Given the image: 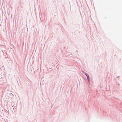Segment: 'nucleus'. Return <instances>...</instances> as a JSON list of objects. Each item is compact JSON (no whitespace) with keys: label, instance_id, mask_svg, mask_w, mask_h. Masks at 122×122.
<instances>
[{"label":"nucleus","instance_id":"nucleus-1","mask_svg":"<svg viewBox=\"0 0 122 122\" xmlns=\"http://www.w3.org/2000/svg\"><path fill=\"white\" fill-rule=\"evenodd\" d=\"M86 76H87V78L88 80V81H89V76L88 75H86Z\"/></svg>","mask_w":122,"mask_h":122},{"label":"nucleus","instance_id":"nucleus-2","mask_svg":"<svg viewBox=\"0 0 122 122\" xmlns=\"http://www.w3.org/2000/svg\"><path fill=\"white\" fill-rule=\"evenodd\" d=\"M85 75H86H86H87V74H86V73H85Z\"/></svg>","mask_w":122,"mask_h":122}]
</instances>
